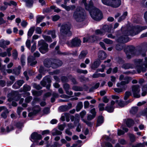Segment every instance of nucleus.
I'll use <instances>...</instances> for the list:
<instances>
[{"label": "nucleus", "instance_id": "21", "mask_svg": "<svg viewBox=\"0 0 147 147\" xmlns=\"http://www.w3.org/2000/svg\"><path fill=\"white\" fill-rule=\"evenodd\" d=\"M63 88L66 91V93L70 95H71L73 94V92L71 91H69V90L70 89V86L68 84H65L63 85Z\"/></svg>", "mask_w": 147, "mask_h": 147}, {"label": "nucleus", "instance_id": "18", "mask_svg": "<svg viewBox=\"0 0 147 147\" xmlns=\"http://www.w3.org/2000/svg\"><path fill=\"white\" fill-rule=\"evenodd\" d=\"M134 65L130 63H126L123 65L122 67L125 69H128L130 68L132 69L135 68L136 69V65L134 63Z\"/></svg>", "mask_w": 147, "mask_h": 147}, {"label": "nucleus", "instance_id": "4", "mask_svg": "<svg viewBox=\"0 0 147 147\" xmlns=\"http://www.w3.org/2000/svg\"><path fill=\"white\" fill-rule=\"evenodd\" d=\"M135 64L136 65V69L138 73L141 71L145 72L147 68V57L145 58V61L143 63L142 60L137 59L134 60Z\"/></svg>", "mask_w": 147, "mask_h": 147}, {"label": "nucleus", "instance_id": "15", "mask_svg": "<svg viewBox=\"0 0 147 147\" xmlns=\"http://www.w3.org/2000/svg\"><path fill=\"white\" fill-rule=\"evenodd\" d=\"M53 64L52 67L53 68H57L58 67L61 66L62 64V62L58 60L53 59Z\"/></svg>", "mask_w": 147, "mask_h": 147}, {"label": "nucleus", "instance_id": "58", "mask_svg": "<svg viewBox=\"0 0 147 147\" xmlns=\"http://www.w3.org/2000/svg\"><path fill=\"white\" fill-rule=\"evenodd\" d=\"M50 8L51 9H54V11L55 12H59L61 11V10L60 9L56 7L55 6H52L50 7Z\"/></svg>", "mask_w": 147, "mask_h": 147}, {"label": "nucleus", "instance_id": "62", "mask_svg": "<svg viewBox=\"0 0 147 147\" xmlns=\"http://www.w3.org/2000/svg\"><path fill=\"white\" fill-rule=\"evenodd\" d=\"M32 96H29L27 97L25 99V101L26 103H29L32 99Z\"/></svg>", "mask_w": 147, "mask_h": 147}, {"label": "nucleus", "instance_id": "12", "mask_svg": "<svg viewBox=\"0 0 147 147\" xmlns=\"http://www.w3.org/2000/svg\"><path fill=\"white\" fill-rule=\"evenodd\" d=\"M81 42L79 39L75 38L73 39L71 42H67V44L69 46L71 47H78L80 45Z\"/></svg>", "mask_w": 147, "mask_h": 147}, {"label": "nucleus", "instance_id": "26", "mask_svg": "<svg viewBox=\"0 0 147 147\" xmlns=\"http://www.w3.org/2000/svg\"><path fill=\"white\" fill-rule=\"evenodd\" d=\"M35 29V26H32L29 29L28 32V37H30L33 34Z\"/></svg>", "mask_w": 147, "mask_h": 147}, {"label": "nucleus", "instance_id": "13", "mask_svg": "<svg viewBox=\"0 0 147 147\" xmlns=\"http://www.w3.org/2000/svg\"><path fill=\"white\" fill-rule=\"evenodd\" d=\"M31 139L32 141H34L36 143H38V140L42 138V137L40 134H38L37 132H34L32 133L31 135Z\"/></svg>", "mask_w": 147, "mask_h": 147}, {"label": "nucleus", "instance_id": "27", "mask_svg": "<svg viewBox=\"0 0 147 147\" xmlns=\"http://www.w3.org/2000/svg\"><path fill=\"white\" fill-rule=\"evenodd\" d=\"M50 78L46 76L44 78L43 80L41 82L40 84L42 86H45L46 85L47 82H50Z\"/></svg>", "mask_w": 147, "mask_h": 147}, {"label": "nucleus", "instance_id": "7", "mask_svg": "<svg viewBox=\"0 0 147 147\" xmlns=\"http://www.w3.org/2000/svg\"><path fill=\"white\" fill-rule=\"evenodd\" d=\"M71 24L69 23L63 24L61 27L60 31L62 33L67 36H70L72 35V33L70 31Z\"/></svg>", "mask_w": 147, "mask_h": 147}, {"label": "nucleus", "instance_id": "19", "mask_svg": "<svg viewBox=\"0 0 147 147\" xmlns=\"http://www.w3.org/2000/svg\"><path fill=\"white\" fill-rule=\"evenodd\" d=\"M32 110L33 111V112H31L29 113L28 116L29 117H31L33 115L37 113L40 111V109L39 106L37 105L35 107H34L33 108Z\"/></svg>", "mask_w": 147, "mask_h": 147}, {"label": "nucleus", "instance_id": "35", "mask_svg": "<svg viewBox=\"0 0 147 147\" xmlns=\"http://www.w3.org/2000/svg\"><path fill=\"white\" fill-rule=\"evenodd\" d=\"M87 53V51H82L79 55V58L80 59H82L85 58Z\"/></svg>", "mask_w": 147, "mask_h": 147}, {"label": "nucleus", "instance_id": "34", "mask_svg": "<svg viewBox=\"0 0 147 147\" xmlns=\"http://www.w3.org/2000/svg\"><path fill=\"white\" fill-rule=\"evenodd\" d=\"M95 36H90V38H89V39L87 38H86L85 37H84L83 38V42L84 43L87 42L89 40V39H92V40H90V41H93L95 40ZM95 39H96V38H95Z\"/></svg>", "mask_w": 147, "mask_h": 147}, {"label": "nucleus", "instance_id": "20", "mask_svg": "<svg viewBox=\"0 0 147 147\" xmlns=\"http://www.w3.org/2000/svg\"><path fill=\"white\" fill-rule=\"evenodd\" d=\"M101 61L99 59H97L95 61L93 64H92L91 67L92 69H95L97 68L100 64Z\"/></svg>", "mask_w": 147, "mask_h": 147}, {"label": "nucleus", "instance_id": "48", "mask_svg": "<svg viewBox=\"0 0 147 147\" xmlns=\"http://www.w3.org/2000/svg\"><path fill=\"white\" fill-rule=\"evenodd\" d=\"M127 12H124L122 16H121V17L119 18L118 20V21L120 22L122 20L124 19L125 18L126 16H127Z\"/></svg>", "mask_w": 147, "mask_h": 147}, {"label": "nucleus", "instance_id": "47", "mask_svg": "<svg viewBox=\"0 0 147 147\" xmlns=\"http://www.w3.org/2000/svg\"><path fill=\"white\" fill-rule=\"evenodd\" d=\"M115 102L118 104L119 106L121 107H123L124 106V104L123 102L121 100H116Z\"/></svg>", "mask_w": 147, "mask_h": 147}, {"label": "nucleus", "instance_id": "33", "mask_svg": "<svg viewBox=\"0 0 147 147\" xmlns=\"http://www.w3.org/2000/svg\"><path fill=\"white\" fill-rule=\"evenodd\" d=\"M83 105L82 102H80L78 103L76 107V110L77 111H79L82 108Z\"/></svg>", "mask_w": 147, "mask_h": 147}, {"label": "nucleus", "instance_id": "5", "mask_svg": "<svg viewBox=\"0 0 147 147\" xmlns=\"http://www.w3.org/2000/svg\"><path fill=\"white\" fill-rule=\"evenodd\" d=\"M103 4L113 8H117L121 4V0H101Z\"/></svg>", "mask_w": 147, "mask_h": 147}, {"label": "nucleus", "instance_id": "36", "mask_svg": "<svg viewBox=\"0 0 147 147\" xmlns=\"http://www.w3.org/2000/svg\"><path fill=\"white\" fill-rule=\"evenodd\" d=\"M142 96H145L146 94V91H147V84L144 86L142 88Z\"/></svg>", "mask_w": 147, "mask_h": 147}, {"label": "nucleus", "instance_id": "23", "mask_svg": "<svg viewBox=\"0 0 147 147\" xmlns=\"http://www.w3.org/2000/svg\"><path fill=\"white\" fill-rule=\"evenodd\" d=\"M99 58L101 60H103L107 57L106 53L102 51H100L98 53Z\"/></svg>", "mask_w": 147, "mask_h": 147}, {"label": "nucleus", "instance_id": "42", "mask_svg": "<svg viewBox=\"0 0 147 147\" xmlns=\"http://www.w3.org/2000/svg\"><path fill=\"white\" fill-rule=\"evenodd\" d=\"M43 37L46 41L48 42H50L52 41V39L51 37L49 36L46 35H43Z\"/></svg>", "mask_w": 147, "mask_h": 147}, {"label": "nucleus", "instance_id": "32", "mask_svg": "<svg viewBox=\"0 0 147 147\" xmlns=\"http://www.w3.org/2000/svg\"><path fill=\"white\" fill-rule=\"evenodd\" d=\"M25 1L27 7H30L32 6L33 3V1L32 0H25Z\"/></svg>", "mask_w": 147, "mask_h": 147}, {"label": "nucleus", "instance_id": "59", "mask_svg": "<svg viewBox=\"0 0 147 147\" xmlns=\"http://www.w3.org/2000/svg\"><path fill=\"white\" fill-rule=\"evenodd\" d=\"M105 104L103 103H100L98 105V107L100 111H102L104 110Z\"/></svg>", "mask_w": 147, "mask_h": 147}, {"label": "nucleus", "instance_id": "41", "mask_svg": "<svg viewBox=\"0 0 147 147\" xmlns=\"http://www.w3.org/2000/svg\"><path fill=\"white\" fill-rule=\"evenodd\" d=\"M130 141L132 142H134L136 140V137L133 134H130L129 135Z\"/></svg>", "mask_w": 147, "mask_h": 147}, {"label": "nucleus", "instance_id": "28", "mask_svg": "<svg viewBox=\"0 0 147 147\" xmlns=\"http://www.w3.org/2000/svg\"><path fill=\"white\" fill-rule=\"evenodd\" d=\"M103 122V117L102 116H99L97 119L96 126L100 125Z\"/></svg>", "mask_w": 147, "mask_h": 147}, {"label": "nucleus", "instance_id": "16", "mask_svg": "<svg viewBox=\"0 0 147 147\" xmlns=\"http://www.w3.org/2000/svg\"><path fill=\"white\" fill-rule=\"evenodd\" d=\"M24 83V81L22 80H20L17 81L13 85V88L15 89H18Z\"/></svg>", "mask_w": 147, "mask_h": 147}, {"label": "nucleus", "instance_id": "6", "mask_svg": "<svg viewBox=\"0 0 147 147\" xmlns=\"http://www.w3.org/2000/svg\"><path fill=\"white\" fill-rule=\"evenodd\" d=\"M126 55L127 58L130 59L134 56L138 55L140 51L135 50V48L132 46L127 47V49L125 50Z\"/></svg>", "mask_w": 147, "mask_h": 147}, {"label": "nucleus", "instance_id": "54", "mask_svg": "<svg viewBox=\"0 0 147 147\" xmlns=\"http://www.w3.org/2000/svg\"><path fill=\"white\" fill-rule=\"evenodd\" d=\"M138 107H133L130 111V112L133 114H135L138 111Z\"/></svg>", "mask_w": 147, "mask_h": 147}, {"label": "nucleus", "instance_id": "64", "mask_svg": "<svg viewBox=\"0 0 147 147\" xmlns=\"http://www.w3.org/2000/svg\"><path fill=\"white\" fill-rule=\"evenodd\" d=\"M52 20L53 21H56L58 20L60 17L59 16L55 15L52 16Z\"/></svg>", "mask_w": 147, "mask_h": 147}, {"label": "nucleus", "instance_id": "56", "mask_svg": "<svg viewBox=\"0 0 147 147\" xmlns=\"http://www.w3.org/2000/svg\"><path fill=\"white\" fill-rule=\"evenodd\" d=\"M68 79H69L68 78V77L63 76H62L61 78V80L62 82H67L68 81Z\"/></svg>", "mask_w": 147, "mask_h": 147}, {"label": "nucleus", "instance_id": "39", "mask_svg": "<svg viewBox=\"0 0 147 147\" xmlns=\"http://www.w3.org/2000/svg\"><path fill=\"white\" fill-rule=\"evenodd\" d=\"M21 67L19 66L17 68H16L13 69L14 74L16 75H18L20 73Z\"/></svg>", "mask_w": 147, "mask_h": 147}, {"label": "nucleus", "instance_id": "30", "mask_svg": "<svg viewBox=\"0 0 147 147\" xmlns=\"http://www.w3.org/2000/svg\"><path fill=\"white\" fill-rule=\"evenodd\" d=\"M52 133L53 136H55L57 135H60L62 133L56 129H54L52 131Z\"/></svg>", "mask_w": 147, "mask_h": 147}, {"label": "nucleus", "instance_id": "11", "mask_svg": "<svg viewBox=\"0 0 147 147\" xmlns=\"http://www.w3.org/2000/svg\"><path fill=\"white\" fill-rule=\"evenodd\" d=\"M140 87L139 85H136L132 86V92L134 97L139 98L140 96Z\"/></svg>", "mask_w": 147, "mask_h": 147}, {"label": "nucleus", "instance_id": "52", "mask_svg": "<svg viewBox=\"0 0 147 147\" xmlns=\"http://www.w3.org/2000/svg\"><path fill=\"white\" fill-rule=\"evenodd\" d=\"M103 41L105 43L107 44H111L113 43V42L112 40L107 38L104 39Z\"/></svg>", "mask_w": 147, "mask_h": 147}, {"label": "nucleus", "instance_id": "40", "mask_svg": "<svg viewBox=\"0 0 147 147\" xmlns=\"http://www.w3.org/2000/svg\"><path fill=\"white\" fill-rule=\"evenodd\" d=\"M48 35H51L53 38H54L56 37L55 31V30L49 31L47 32Z\"/></svg>", "mask_w": 147, "mask_h": 147}, {"label": "nucleus", "instance_id": "43", "mask_svg": "<svg viewBox=\"0 0 147 147\" xmlns=\"http://www.w3.org/2000/svg\"><path fill=\"white\" fill-rule=\"evenodd\" d=\"M4 5H8L10 6L11 5H13L14 6H16L17 5V3L16 2L11 1L9 3H8L6 2H4L3 3Z\"/></svg>", "mask_w": 147, "mask_h": 147}, {"label": "nucleus", "instance_id": "55", "mask_svg": "<svg viewBox=\"0 0 147 147\" xmlns=\"http://www.w3.org/2000/svg\"><path fill=\"white\" fill-rule=\"evenodd\" d=\"M61 6L65 9L66 11H69L71 10V8L69 6H67L65 4H62L61 5Z\"/></svg>", "mask_w": 147, "mask_h": 147}, {"label": "nucleus", "instance_id": "61", "mask_svg": "<svg viewBox=\"0 0 147 147\" xmlns=\"http://www.w3.org/2000/svg\"><path fill=\"white\" fill-rule=\"evenodd\" d=\"M12 56L14 59H16L18 57V53L16 50H14L13 51V52L12 54Z\"/></svg>", "mask_w": 147, "mask_h": 147}, {"label": "nucleus", "instance_id": "3", "mask_svg": "<svg viewBox=\"0 0 147 147\" xmlns=\"http://www.w3.org/2000/svg\"><path fill=\"white\" fill-rule=\"evenodd\" d=\"M73 18L77 22H80L84 21L85 18L84 10L81 7H77L74 12Z\"/></svg>", "mask_w": 147, "mask_h": 147}, {"label": "nucleus", "instance_id": "60", "mask_svg": "<svg viewBox=\"0 0 147 147\" xmlns=\"http://www.w3.org/2000/svg\"><path fill=\"white\" fill-rule=\"evenodd\" d=\"M102 68L98 69L97 70V72H103L104 71L106 67V65H101Z\"/></svg>", "mask_w": 147, "mask_h": 147}, {"label": "nucleus", "instance_id": "63", "mask_svg": "<svg viewBox=\"0 0 147 147\" xmlns=\"http://www.w3.org/2000/svg\"><path fill=\"white\" fill-rule=\"evenodd\" d=\"M33 88L37 90H40L42 88V87L39 85H37L36 84H33Z\"/></svg>", "mask_w": 147, "mask_h": 147}, {"label": "nucleus", "instance_id": "38", "mask_svg": "<svg viewBox=\"0 0 147 147\" xmlns=\"http://www.w3.org/2000/svg\"><path fill=\"white\" fill-rule=\"evenodd\" d=\"M8 113V110H7V111H3L1 114V117L4 119H6L7 117V114Z\"/></svg>", "mask_w": 147, "mask_h": 147}, {"label": "nucleus", "instance_id": "31", "mask_svg": "<svg viewBox=\"0 0 147 147\" xmlns=\"http://www.w3.org/2000/svg\"><path fill=\"white\" fill-rule=\"evenodd\" d=\"M45 18V17L43 16H38L36 17V25L40 23Z\"/></svg>", "mask_w": 147, "mask_h": 147}, {"label": "nucleus", "instance_id": "57", "mask_svg": "<svg viewBox=\"0 0 147 147\" xmlns=\"http://www.w3.org/2000/svg\"><path fill=\"white\" fill-rule=\"evenodd\" d=\"M25 57L24 55H23L21 56V61L22 65H25Z\"/></svg>", "mask_w": 147, "mask_h": 147}, {"label": "nucleus", "instance_id": "53", "mask_svg": "<svg viewBox=\"0 0 147 147\" xmlns=\"http://www.w3.org/2000/svg\"><path fill=\"white\" fill-rule=\"evenodd\" d=\"M76 71L77 73L80 74H86L88 73V71L87 70H82L80 69H77L76 70Z\"/></svg>", "mask_w": 147, "mask_h": 147}, {"label": "nucleus", "instance_id": "9", "mask_svg": "<svg viewBox=\"0 0 147 147\" xmlns=\"http://www.w3.org/2000/svg\"><path fill=\"white\" fill-rule=\"evenodd\" d=\"M112 27L111 25H104L101 30H97L95 31L96 34H100L101 35H104L106 32H110Z\"/></svg>", "mask_w": 147, "mask_h": 147}, {"label": "nucleus", "instance_id": "17", "mask_svg": "<svg viewBox=\"0 0 147 147\" xmlns=\"http://www.w3.org/2000/svg\"><path fill=\"white\" fill-rule=\"evenodd\" d=\"M53 62V59H46L44 61V65L47 67H49L51 66L52 67Z\"/></svg>", "mask_w": 147, "mask_h": 147}, {"label": "nucleus", "instance_id": "50", "mask_svg": "<svg viewBox=\"0 0 147 147\" xmlns=\"http://www.w3.org/2000/svg\"><path fill=\"white\" fill-rule=\"evenodd\" d=\"M105 110L111 113L113 111L114 108L112 106H107L105 107Z\"/></svg>", "mask_w": 147, "mask_h": 147}, {"label": "nucleus", "instance_id": "24", "mask_svg": "<svg viewBox=\"0 0 147 147\" xmlns=\"http://www.w3.org/2000/svg\"><path fill=\"white\" fill-rule=\"evenodd\" d=\"M10 44V42L8 40L5 41L3 40H1L0 41V47L2 48H5L6 46Z\"/></svg>", "mask_w": 147, "mask_h": 147}, {"label": "nucleus", "instance_id": "51", "mask_svg": "<svg viewBox=\"0 0 147 147\" xmlns=\"http://www.w3.org/2000/svg\"><path fill=\"white\" fill-rule=\"evenodd\" d=\"M59 108L63 111H65L69 110L68 106L67 105H63L59 107Z\"/></svg>", "mask_w": 147, "mask_h": 147}, {"label": "nucleus", "instance_id": "49", "mask_svg": "<svg viewBox=\"0 0 147 147\" xmlns=\"http://www.w3.org/2000/svg\"><path fill=\"white\" fill-rule=\"evenodd\" d=\"M72 89L76 91H81L83 90L82 88L76 86H73Z\"/></svg>", "mask_w": 147, "mask_h": 147}, {"label": "nucleus", "instance_id": "10", "mask_svg": "<svg viewBox=\"0 0 147 147\" xmlns=\"http://www.w3.org/2000/svg\"><path fill=\"white\" fill-rule=\"evenodd\" d=\"M119 79L120 80H124L121 81L120 83H117V86L118 87H120L121 86L128 84L131 80V78L128 76L124 77L123 75L120 76Z\"/></svg>", "mask_w": 147, "mask_h": 147}, {"label": "nucleus", "instance_id": "2", "mask_svg": "<svg viewBox=\"0 0 147 147\" xmlns=\"http://www.w3.org/2000/svg\"><path fill=\"white\" fill-rule=\"evenodd\" d=\"M147 28V26H145L141 27L139 26L133 27L132 29L127 32L126 35H125L119 38L118 39V41L122 43H126L129 41L128 37V35L134 36L138 34L142 30Z\"/></svg>", "mask_w": 147, "mask_h": 147}, {"label": "nucleus", "instance_id": "25", "mask_svg": "<svg viewBox=\"0 0 147 147\" xmlns=\"http://www.w3.org/2000/svg\"><path fill=\"white\" fill-rule=\"evenodd\" d=\"M5 66L4 65L0 68V70L2 71L3 75H5L6 74V71H7L8 73H11L12 72V71L11 69H8L5 70Z\"/></svg>", "mask_w": 147, "mask_h": 147}, {"label": "nucleus", "instance_id": "29", "mask_svg": "<svg viewBox=\"0 0 147 147\" xmlns=\"http://www.w3.org/2000/svg\"><path fill=\"white\" fill-rule=\"evenodd\" d=\"M134 124V121L131 119H127L126 122V124L127 126L129 127H130L133 125Z\"/></svg>", "mask_w": 147, "mask_h": 147}, {"label": "nucleus", "instance_id": "46", "mask_svg": "<svg viewBox=\"0 0 147 147\" xmlns=\"http://www.w3.org/2000/svg\"><path fill=\"white\" fill-rule=\"evenodd\" d=\"M131 95V92L130 91H126L125 92L124 99L126 100Z\"/></svg>", "mask_w": 147, "mask_h": 147}, {"label": "nucleus", "instance_id": "37", "mask_svg": "<svg viewBox=\"0 0 147 147\" xmlns=\"http://www.w3.org/2000/svg\"><path fill=\"white\" fill-rule=\"evenodd\" d=\"M32 92L33 95L36 96H38L40 95L42 93V91L41 90L39 91H37L34 90H32Z\"/></svg>", "mask_w": 147, "mask_h": 147}, {"label": "nucleus", "instance_id": "14", "mask_svg": "<svg viewBox=\"0 0 147 147\" xmlns=\"http://www.w3.org/2000/svg\"><path fill=\"white\" fill-rule=\"evenodd\" d=\"M28 64L30 65L33 66L37 63L35 58L32 56L28 57Z\"/></svg>", "mask_w": 147, "mask_h": 147}, {"label": "nucleus", "instance_id": "1", "mask_svg": "<svg viewBox=\"0 0 147 147\" xmlns=\"http://www.w3.org/2000/svg\"><path fill=\"white\" fill-rule=\"evenodd\" d=\"M86 0H82V2L84 4L86 9L89 11L92 18L94 20L99 21L102 18L101 12L93 5L92 1L90 0L88 5L86 3Z\"/></svg>", "mask_w": 147, "mask_h": 147}, {"label": "nucleus", "instance_id": "8", "mask_svg": "<svg viewBox=\"0 0 147 147\" xmlns=\"http://www.w3.org/2000/svg\"><path fill=\"white\" fill-rule=\"evenodd\" d=\"M38 45L40 47L39 50L42 54H45L48 51V45L43 40H41L38 42Z\"/></svg>", "mask_w": 147, "mask_h": 147}, {"label": "nucleus", "instance_id": "45", "mask_svg": "<svg viewBox=\"0 0 147 147\" xmlns=\"http://www.w3.org/2000/svg\"><path fill=\"white\" fill-rule=\"evenodd\" d=\"M23 90L24 92L29 91L31 90V87L27 85H25L23 86Z\"/></svg>", "mask_w": 147, "mask_h": 147}, {"label": "nucleus", "instance_id": "44", "mask_svg": "<svg viewBox=\"0 0 147 147\" xmlns=\"http://www.w3.org/2000/svg\"><path fill=\"white\" fill-rule=\"evenodd\" d=\"M10 80H11L9 82H8L7 84L8 86H10L15 81V78L13 76H11L9 77Z\"/></svg>", "mask_w": 147, "mask_h": 147}, {"label": "nucleus", "instance_id": "22", "mask_svg": "<svg viewBox=\"0 0 147 147\" xmlns=\"http://www.w3.org/2000/svg\"><path fill=\"white\" fill-rule=\"evenodd\" d=\"M90 113L92 114V115H88L87 117V119L88 120H90L93 119L95 116L96 112H95V109L93 108L90 110Z\"/></svg>", "mask_w": 147, "mask_h": 147}]
</instances>
